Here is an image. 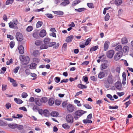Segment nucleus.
Returning a JSON list of instances; mask_svg holds the SVG:
<instances>
[{"instance_id":"nucleus-43","label":"nucleus","mask_w":133,"mask_h":133,"mask_svg":"<svg viewBox=\"0 0 133 133\" xmlns=\"http://www.w3.org/2000/svg\"><path fill=\"white\" fill-rule=\"evenodd\" d=\"M110 83H109L107 81L105 82L104 83V85L107 88H109L110 86Z\"/></svg>"},{"instance_id":"nucleus-17","label":"nucleus","mask_w":133,"mask_h":133,"mask_svg":"<svg viewBox=\"0 0 133 133\" xmlns=\"http://www.w3.org/2000/svg\"><path fill=\"white\" fill-rule=\"evenodd\" d=\"M129 47L127 45L124 46L123 49L122 50L124 53L128 52L129 50Z\"/></svg>"},{"instance_id":"nucleus-26","label":"nucleus","mask_w":133,"mask_h":133,"mask_svg":"<svg viewBox=\"0 0 133 133\" xmlns=\"http://www.w3.org/2000/svg\"><path fill=\"white\" fill-rule=\"evenodd\" d=\"M54 12L55 14L60 16H62L64 14L63 12L61 11H54Z\"/></svg>"},{"instance_id":"nucleus-14","label":"nucleus","mask_w":133,"mask_h":133,"mask_svg":"<svg viewBox=\"0 0 133 133\" xmlns=\"http://www.w3.org/2000/svg\"><path fill=\"white\" fill-rule=\"evenodd\" d=\"M122 76L123 77L122 83L123 85H124L126 84L125 81L126 80V75L125 72H123V73Z\"/></svg>"},{"instance_id":"nucleus-11","label":"nucleus","mask_w":133,"mask_h":133,"mask_svg":"<svg viewBox=\"0 0 133 133\" xmlns=\"http://www.w3.org/2000/svg\"><path fill=\"white\" fill-rule=\"evenodd\" d=\"M115 85L116 88L119 90L121 89L122 84L120 82L117 81L115 83Z\"/></svg>"},{"instance_id":"nucleus-34","label":"nucleus","mask_w":133,"mask_h":133,"mask_svg":"<svg viewBox=\"0 0 133 133\" xmlns=\"http://www.w3.org/2000/svg\"><path fill=\"white\" fill-rule=\"evenodd\" d=\"M70 3L69 0H64V1L61 4L63 6H65L67 5Z\"/></svg>"},{"instance_id":"nucleus-6","label":"nucleus","mask_w":133,"mask_h":133,"mask_svg":"<svg viewBox=\"0 0 133 133\" xmlns=\"http://www.w3.org/2000/svg\"><path fill=\"white\" fill-rule=\"evenodd\" d=\"M66 119L67 122L70 123H72L73 122L74 118L71 114H68L66 117Z\"/></svg>"},{"instance_id":"nucleus-23","label":"nucleus","mask_w":133,"mask_h":133,"mask_svg":"<svg viewBox=\"0 0 133 133\" xmlns=\"http://www.w3.org/2000/svg\"><path fill=\"white\" fill-rule=\"evenodd\" d=\"M105 77V74L103 72H100L98 74V77L100 79H101L104 77Z\"/></svg>"},{"instance_id":"nucleus-12","label":"nucleus","mask_w":133,"mask_h":133,"mask_svg":"<svg viewBox=\"0 0 133 133\" xmlns=\"http://www.w3.org/2000/svg\"><path fill=\"white\" fill-rule=\"evenodd\" d=\"M35 102L36 105L39 106H41L42 104L40 101V99L38 98H36L35 99Z\"/></svg>"},{"instance_id":"nucleus-37","label":"nucleus","mask_w":133,"mask_h":133,"mask_svg":"<svg viewBox=\"0 0 133 133\" xmlns=\"http://www.w3.org/2000/svg\"><path fill=\"white\" fill-rule=\"evenodd\" d=\"M62 127L65 129H69L70 128V126L66 123L63 124L62 125Z\"/></svg>"},{"instance_id":"nucleus-55","label":"nucleus","mask_w":133,"mask_h":133,"mask_svg":"<svg viewBox=\"0 0 133 133\" xmlns=\"http://www.w3.org/2000/svg\"><path fill=\"white\" fill-rule=\"evenodd\" d=\"M14 0H7L6 2V5H8L12 4Z\"/></svg>"},{"instance_id":"nucleus-21","label":"nucleus","mask_w":133,"mask_h":133,"mask_svg":"<svg viewBox=\"0 0 133 133\" xmlns=\"http://www.w3.org/2000/svg\"><path fill=\"white\" fill-rule=\"evenodd\" d=\"M122 47L121 45H119L115 48V50L118 52H122Z\"/></svg>"},{"instance_id":"nucleus-38","label":"nucleus","mask_w":133,"mask_h":133,"mask_svg":"<svg viewBox=\"0 0 133 133\" xmlns=\"http://www.w3.org/2000/svg\"><path fill=\"white\" fill-rule=\"evenodd\" d=\"M98 48V46L96 45L95 46H94L90 49V51H94L96 50Z\"/></svg>"},{"instance_id":"nucleus-24","label":"nucleus","mask_w":133,"mask_h":133,"mask_svg":"<svg viewBox=\"0 0 133 133\" xmlns=\"http://www.w3.org/2000/svg\"><path fill=\"white\" fill-rule=\"evenodd\" d=\"M37 64L35 63H31L30 65V68L31 69H35L36 67Z\"/></svg>"},{"instance_id":"nucleus-28","label":"nucleus","mask_w":133,"mask_h":133,"mask_svg":"<svg viewBox=\"0 0 133 133\" xmlns=\"http://www.w3.org/2000/svg\"><path fill=\"white\" fill-rule=\"evenodd\" d=\"M122 3V0H115V4L117 6L120 5Z\"/></svg>"},{"instance_id":"nucleus-22","label":"nucleus","mask_w":133,"mask_h":133,"mask_svg":"<svg viewBox=\"0 0 133 133\" xmlns=\"http://www.w3.org/2000/svg\"><path fill=\"white\" fill-rule=\"evenodd\" d=\"M14 101L17 103L19 104H22L23 102V101L19 98H15L14 99Z\"/></svg>"},{"instance_id":"nucleus-36","label":"nucleus","mask_w":133,"mask_h":133,"mask_svg":"<svg viewBox=\"0 0 133 133\" xmlns=\"http://www.w3.org/2000/svg\"><path fill=\"white\" fill-rule=\"evenodd\" d=\"M86 9L85 8H81L78 9H75V10L78 12H81L82 11H84Z\"/></svg>"},{"instance_id":"nucleus-51","label":"nucleus","mask_w":133,"mask_h":133,"mask_svg":"<svg viewBox=\"0 0 133 133\" xmlns=\"http://www.w3.org/2000/svg\"><path fill=\"white\" fill-rule=\"evenodd\" d=\"M15 45V43L14 41H11L10 43V47L11 48H13Z\"/></svg>"},{"instance_id":"nucleus-1","label":"nucleus","mask_w":133,"mask_h":133,"mask_svg":"<svg viewBox=\"0 0 133 133\" xmlns=\"http://www.w3.org/2000/svg\"><path fill=\"white\" fill-rule=\"evenodd\" d=\"M51 39L49 38H45L43 42L45 44L47 45L49 47L53 46L54 49H57L59 46V44L58 43L56 44V42H51Z\"/></svg>"},{"instance_id":"nucleus-42","label":"nucleus","mask_w":133,"mask_h":133,"mask_svg":"<svg viewBox=\"0 0 133 133\" xmlns=\"http://www.w3.org/2000/svg\"><path fill=\"white\" fill-rule=\"evenodd\" d=\"M39 109V107L36 105H34L32 109L34 111H37Z\"/></svg>"},{"instance_id":"nucleus-63","label":"nucleus","mask_w":133,"mask_h":133,"mask_svg":"<svg viewBox=\"0 0 133 133\" xmlns=\"http://www.w3.org/2000/svg\"><path fill=\"white\" fill-rule=\"evenodd\" d=\"M91 79L93 81L96 82L97 81V78H95V77L94 76H91L90 77Z\"/></svg>"},{"instance_id":"nucleus-48","label":"nucleus","mask_w":133,"mask_h":133,"mask_svg":"<svg viewBox=\"0 0 133 133\" xmlns=\"http://www.w3.org/2000/svg\"><path fill=\"white\" fill-rule=\"evenodd\" d=\"M87 5L90 8H94L93 4L92 3H88Z\"/></svg>"},{"instance_id":"nucleus-50","label":"nucleus","mask_w":133,"mask_h":133,"mask_svg":"<svg viewBox=\"0 0 133 133\" xmlns=\"http://www.w3.org/2000/svg\"><path fill=\"white\" fill-rule=\"evenodd\" d=\"M131 101L130 100H129V101H127L124 103V104L125 105L126 107L125 108H127L128 106L131 104Z\"/></svg>"},{"instance_id":"nucleus-32","label":"nucleus","mask_w":133,"mask_h":133,"mask_svg":"<svg viewBox=\"0 0 133 133\" xmlns=\"http://www.w3.org/2000/svg\"><path fill=\"white\" fill-rule=\"evenodd\" d=\"M42 43V41L39 40L36 41L35 42V44L37 46H39L40 45H41Z\"/></svg>"},{"instance_id":"nucleus-45","label":"nucleus","mask_w":133,"mask_h":133,"mask_svg":"<svg viewBox=\"0 0 133 133\" xmlns=\"http://www.w3.org/2000/svg\"><path fill=\"white\" fill-rule=\"evenodd\" d=\"M33 29L32 26H28L26 29V31L29 32L31 31Z\"/></svg>"},{"instance_id":"nucleus-4","label":"nucleus","mask_w":133,"mask_h":133,"mask_svg":"<svg viewBox=\"0 0 133 133\" xmlns=\"http://www.w3.org/2000/svg\"><path fill=\"white\" fill-rule=\"evenodd\" d=\"M16 37L17 40L18 41H21L23 39L22 34L19 32L16 33Z\"/></svg>"},{"instance_id":"nucleus-18","label":"nucleus","mask_w":133,"mask_h":133,"mask_svg":"<svg viewBox=\"0 0 133 133\" xmlns=\"http://www.w3.org/2000/svg\"><path fill=\"white\" fill-rule=\"evenodd\" d=\"M32 55L34 56L37 57L40 55L39 51L37 50H35L33 51Z\"/></svg>"},{"instance_id":"nucleus-53","label":"nucleus","mask_w":133,"mask_h":133,"mask_svg":"<svg viewBox=\"0 0 133 133\" xmlns=\"http://www.w3.org/2000/svg\"><path fill=\"white\" fill-rule=\"evenodd\" d=\"M101 69L102 70L106 69L108 67L107 65L105 63L102 64L101 65Z\"/></svg>"},{"instance_id":"nucleus-25","label":"nucleus","mask_w":133,"mask_h":133,"mask_svg":"<svg viewBox=\"0 0 133 133\" xmlns=\"http://www.w3.org/2000/svg\"><path fill=\"white\" fill-rule=\"evenodd\" d=\"M49 112L48 110L45 109L43 111V114L46 117H48L49 115Z\"/></svg>"},{"instance_id":"nucleus-29","label":"nucleus","mask_w":133,"mask_h":133,"mask_svg":"<svg viewBox=\"0 0 133 133\" xmlns=\"http://www.w3.org/2000/svg\"><path fill=\"white\" fill-rule=\"evenodd\" d=\"M48 47H49L48 46L44 43V44H42L41 45L40 47V49H46Z\"/></svg>"},{"instance_id":"nucleus-15","label":"nucleus","mask_w":133,"mask_h":133,"mask_svg":"<svg viewBox=\"0 0 133 133\" xmlns=\"http://www.w3.org/2000/svg\"><path fill=\"white\" fill-rule=\"evenodd\" d=\"M19 53L21 54H23L24 53V49L23 46L22 45H20L18 48Z\"/></svg>"},{"instance_id":"nucleus-31","label":"nucleus","mask_w":133,"mask_h":133,"mask_svg":"<svg viewBox=\"0 0 133 133\" xmlns=\"http://www.w3.org/2000/svg\"><path fill=\"white\" fill-rule=\"evenodd\" d=\"M77 87L81 89H86L87 88V86L81 84H78L77 85Z\"/></svg>"},{"instance_id":"nucleus-5","label":"nucleus","mask_w":133,"mask_h":133,"mask_svg":"<svg viewBox=\"0 0 133 133\" xmlns=\"http://www.w3.org/2000/svg\"><path fill=\"white\" fill-rule=\"evenodd\" d=\"M123 53L122 52H118L114 56V59L115 61H118L119 59L122 56Z\"/></svg>"},{"instance_id":"nucleus-52","label":"nucleus","mask_w":133,"mask_h":133,"mask_svg":"<svg viewBox=\"0 0 133 133\" xmlns=\"http://www.w3.org/2000/svg\"><path fill=\"white\" fill-rule=\"evenodd\" d=\"M13 63V59L12 58L6 62V64L8 65H9L10 64H11Z\"/></svg>"},{"instance_id":"nucleus-2","label":"nucleus","mask_w":133,"mask_h":133,"mask_svg":"<svg viewBox=\"0 0 133 133\" xmlns=\"http://www.w3.org/2000/svg\"><path fill=\"white\" fill-rule=\"evenodd\" d=\"M86 112L87 111L82 110H77L75 113V116L74 118L75 120H77L83 114Z\"/></svg>"},{"instance_id":"nucleus-56","label":"nucleus","mask_w":133,"mask_h":133,"mask_svg":"<svg viewBox=\"0 0 133 133\" xmlns=\"http://www.w3.org/2000/svg\"><path fill=\"white\" fill-rule=\"evenodd\" d=\"M84 107L88 109H91L92 107L91 106L88 104H86L84 105Z\"/></svg>"},{"instance_id":"nucleus-46","label":"nucleus","mask_w":133,"mask_h":133,"mask_svg":"<svg viewBox=\"0 0 133 133\" xmlns=\"http://www.w3.org/2000/svg\"><path fill=\"white\" fill-rule=\"evenodd\" d=\"M7 125V124L5 123L1 120H0V126H5Z\"/></svg>"},{"instance_id":"nucleus-19","label":"nucleus","mask_w":133,"mask_h":133,"mask_svg":"<svg viewBox=\"0 0 133 133\" xmlns=\"http://www.w3.org/2000/svg\"><path fill=\"white\" fill-rule=\"evenodd\" d=\"M50 115L53 117H57L59 115V114L57 111H52Z\"/></svg>"},{"instance_id":"nucleus-49","label":"nucleus","mask_w":133,"mask_h":133,"mask_svg":"<svg viewBox=\"0 0 133 133\" xmlns=\"http://www.w3.org/2000/svg\"><path fill=\"white\" fill-rule=\"evenodd\" d=\"M107 97L109 98L111 101H114V99L113 98L112 96L110 94H108L107 95Z\"/></svg>"},{"instance_id":"nucleus-60","label":"nucleus","mask_w":133,"mask_h":133,"mask_svg":"<svg viewBox=\"0 0 133 133\" xmlns=\"http://www.w3.org/2000/svg\"><path fill=\"white\" fill-rule=\"evenodd\" d=\"M5 106L7 109H9L11 107V104L9 102L7 103L6 104Z\"/></svg>"},{"instance_id":"nucleus-61","label":"nucleus","mask_w":133,"mask_h":133,"mask_svg":"<svg viewBox=\"0 0 133 133\" xmlns=\"http://www.w3.org/2000/svg\"><path fill=\"white\" fill-rule=\"evenodd\" d=\"M19 68L20 67L18 66L14 69L13 71L15 74H16L18 72V71Z\"/></svg>"},{"instance_id":"nucleus-47","label":"nucleus","mask_w":133,"mask_h":133,"mask_svg":"<svg viewBox=\"0 0 133 133\" xmlns=\"http://www.w3.org/2000/svg\"><path fill=\"white\" fill-rule=\"evenodd\" d=\"M33 61L34 62L38 63L39 62L40 60L38 58H33Z\"/></svg>"},{"instance_id":"nucleus-27","label":"nucleus","mask_w":133,"mask_h":133,"mask_svg":"<svg viewBox=\"0 0 133 133\" xmlns=\"http://www.w3.org/2000/svg\"><path fill=\"white\" fill-rule=\"evenodd\" d=\"M48 100V98L46 97H43L40 99V101L42 103H45Z\"/></svg>"},{"instance_id":"nucleus-7","label":"nucleus","mask_w":133,"mask_h":133,"mask_svg":"<svg viewBox=\"0 0 133 133\" xmlns=\"http://www.w3.org/2000/svg\"><path fill=\"white\" fill-rule=\"evenodd\" d=\"M115 52L114 50H110L107 51L106 53L107 57L110 58H112L114 55Z\"/></svg>"},{"instance_id":"nucleus-3","label":"nucleus","mask_w":133,"mask_h":133,"mask_svg":"<svg viewBox=\"0 0 133 133\" xmlns=\"http://www.w3.org/2000/svg\"><path fill=\"white\" fill-rule=\"evenodd\" d=\"M21 61L23 62L24 65H27L30 61L29 57L28 56H20Z\"/></svg>"},{"instance_id":"nucleus-13","label":"nucleus","mask_w":133,"mask_h":133,"mask_svg":"<svg viewBox=\"0 0 133 133\" xmlns=\"http://www.w3.org/2000/svg\"><path fill=\"white\" fill-rule=\"evenodd\" d=\"M46 34V30L44 29H42L41 30L39 35L42 38L45 36Z\"/></svg>"},{"instance_id":"nucleus-16","label":"nucleus","mask_w":133,"mask_h":133,"mask_svg":"<svg viewBox=\"0 0 133 133\" xmlns=\"http://www.w3.org/2000/svg\"><path fill=\"white\" fill-rule=\"evenodd\" d=\"M74 38V36L73 35H71L67 37L65 41L67 42H71Z\"/></svg>"},{"instance_id":"nucleus-41","label":"nucleus","mask_w":133,"mask_h":133,"mask_svg":"<svg viewBox=\"0 0 133 133\" xmlns=\"http://www.w3.org/2000/svg\"><path fill=\"white\" fill-rule=\"evenodd\" d=\"M91 38H88L86 41V42L85 43V45H88L89 43L91 41Z\"/></svg>"},{"instance_id":"nucleus-20","label":"nucleus","mask_w":133,"mask_h":133,"mask_svg":"<svg viewBox=\"0 0 133 133\" xmlns=\"http://www.w3.org/2000/svg\"><path fill=\"white\" fill-rule=\"evenodd\" d=\"M54 98L52 97L50 98L48 101V104L50 106H52L54 103Z\"/></svg>"},{"instance_id":"nucleus-59","label":"nucleus","mask_w":133,"mask_h":133,"mask_svg":"<svg viewBox=\"0 0 133 133\" xmlns=\"http://www.w3.org/2000/svg\"><path fill=\"white\" fill-rule=\"evenodd\" d=\"M74 102L76 103L77 104V105L78 106H81V104H79L80 103V101L77 100L75 99L74 101Z\"/></svg>"},{"instance_id":"nucleus-40","label":"nucleus","mask_w":133,"mask_h":133,"mask_svg":"<svg viewBox=\"0 0 133 133\" xmlns=\"http://www.w3.org/2000/svg\"><path fill=\"white\" fill-rule=\"evenodd\" d=\"M43 22L42 21H38L37 23L36 27L37 28H39L42 25Z\"/></svg>"},{"instance_id":"nucleus-30","label":"nucleus","mask_w":133,"mask_h":133,"mask_svg":"<svg viewBox=\"0 0 133 133\" xmlns=\"http://www.w3.org/2000/svg\"><path fill=\"white\" fill-rule=\"evenodd\" d=\"M128 40L126 38L123 37L121 39L122 43L123 44H126L128 43Z\"/></svg>"},{"instance_id":"nucleus-58","label":"nucleus","mask_w":133,"mask_h":133,"mask_svg":"<svg viewBox=\"0 0 133 133\" xmlns=\"http://www.w3.org/2000/svg\"><path fill=\"white\" fill-rule=\"evenodd\" d=\"M55 81L56 83H58L60 81V78L58 77H56L55 78Z\"/></svg>"},{"instance_id":"nucleus-57","label":"nucleus","mask_w":133,"mask_h":133,"mask_svg":"<svg viewBox=\"0 0 133 133\" xmlns=\"http://www.w3.org/2000/svg\"><path fill=\"white\" fill-rule=\"evenodd\" d=\"M109 108L110 109H117L118 108V107L117 105H116L114 107L110 106L109 107Z\"/></svg>"},{"instance_id":"nucleus-44","label":"nucleus","mask_w":133,"mask_h":133,"mask_svg":"<svg viewBox=\"0 0 133 133\" xmlns=\"http://www.w3.org/2000/svg\"><path fill=\"white\" fill-rule=\"evenodd\" d=\"M9 27L11 28H14L15 27L14 24L13 22H10L9 23Z\"/></svg>"},{"instance_id":"nucleus-39","label":"nucleus","mask_w":133,"mask_h":133,"mask_svg":"<svg viewBox=\"0 0 133 133\" xmlns=\"http://www.w3.org/2000/svg\"><path fill=\"white\" fill-rule=\"evenodd\" d=\"M6 70V68L4 66L2 68L1 70L0 74H4Z\"/></svg>"},{"instance_id":"nucleus-64","label":"nucleus","mask_w":133,"mask_h":133,"mask_svg":"<svg viewBox=\"0 0 133 133\" xmlns=\"http://www.w3.org/2000/svg\"><path fill=\"white\" fill-rule=\"evenodd\" d=\"M80 2V1L79 0H76L73 2V4L74 6H75L77 4H78Z\"/></svg>"},{"instance_id":"nucleus-10","label":"nucleus","mask_w":133,"mask_h":133,"mask_svg":"<svg viewBox=\"0 0 133 133\" xmlns=\"http://www.w3.org/2000/svg\"><path fill=\"white\" fill-rule=\"evenodd\" d=\"M110 45V42L108 41H105L104 46V50L106 51L108 49Z\"/></svg>"},{"instance_id":"nucleus-62","label":"nucleus","mask_w":133,"mask_h":133,"mask_svg":"<svg viewBox=\"0 0 133 133\" xmlns=\"http://www.w3.org/2000/svg\"><path fill=\"white\" fill-rule=\"evenodd\" d=\"M28 96L27 94L25 92H23L22 95V97L23 98H25Z\"/></svg>"},{"instance_id":"nucleus-33","label":"nucleus","mask_w":133,"mask_h":133,"mask_svg":"<svg viewBox=\"0 0 133 133\" xmlns=\"http://www.w3.org/2000/svg\"><path fill=\"white\" fill-rule=\"evenodd\" d=\"M83 123L85 124L91 123L92 121L89 119H84L83 120Z\"/></svg>"},{"instance_id":"nucleus-35","label":"nucleus","mask_w":133,"mask_h":133,"mask_svg":"<svg viewBox=\"0 0 133 133\" xmlns=\"http://www.w3.org/2000/svg\"><path fill=\"white\" fill-rule=\"evenodd\" d=\"M17 124H9L8 125V126L9 127L12 129H15L17 128Z\"/></svg>"},{"instance_id":"nucleus-9","label":"nucleus","mask_w":133,"mask_h":133,"mask_svg":"<svg viewBox=\"0 0 133 133\" xmlns=\"http://www.w3.org/2000/svg\"><path fill=\"white\" fill-rule=\"evenodd\" d=\"M67 109L69 112H72L74 111L75 107L73 105L71 104H69L67 106Z\"/></svg>"},{"instance_id":"nucleus-8","label":"nucleus","mask_w":133,"mask_h":133,"mask_svg":"<svg viewBox=\"0 0 133 133\" xmlns=\"http://www.w3.org/2000/svg\"><path fill=\"white\" fill-rule=\"evenodd\" d=\"M113 77V76L111 73H110L108 77L107 82L111 84H113L114 83V79Z\"/></svg>"},{"instance_id":"nucleus-54","label":"nucleus","mask_w":133,"mask_h":133,"mask_svg":"<svg viewBox=\"0 0 133 133\" xmlns=\"http://www.w3.org/2000/svg\"><path fill=\"white\" fill-rule=\"evenodd\" d=\"M110 16L109 13H107L105 17V21H108L109 19Z\"/></svg>"}]
</instances>
